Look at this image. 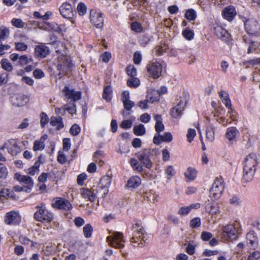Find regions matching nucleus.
Instances as JSON below:
<instances>
[{"label":"nucleus","instance_id":"nucleus-1","mask_svg":"<svg viewBox=\"0 0 260 260\" xmlns=\"http://www.w3.org/2000/svg\"><path fill=\"white\" fill-rule=\"evenodd\" d=\"M257 163V156L255 153H250L245 158L243 178L246 182L253 179Z\"/></svg>","mask_w":260,"mask_h":260},{"label":"nucleus","instance_id":"nucleus-2","mask_svg":"<svg viewBox=\"0 0 260 260\" xmlns=\"http://www.w3.org/2000/svg\"><path fill=\"white\" fill-rule=\"evenodd\" d=\"M132 237L130 239L132 245L135 247H142L144 245L145 232L142 225L137 222L133 225Z\"/></svg>","mask_w":260,"mask_h":260},{"label":"nucleus","instance_id":"nucleus-3","mask_svg":"<svg viewBox=\"0 0 260 260\" xmlns=\"http://www.w3.org/2000/svg\"><path fill=\"white\" fill-rule=\"evenodd\" d=\"M37 210L34 214V218L37 221L42 222H50L53 219L52 213L49 211L44 203L36 207Z\"/></svg>","mask_w":260,"mask_h":260},{"label":"nucleus","instance_id":"nucleus-4","mask_svg":"<svg viewBox=\"0 0 260 260\" xmlns=\"http://www.w3.org/2000/svg\"><path fill=\"white\" fill-rule=\"evenodd\" d=\"M57 60V68L59 71V75L63 76L71 71L73 64L69 56L64 55H59Z\"/></svg>","mask_w":260,"mask_h":260},{"label":"nucleus","instance_id":"nucleus-5","mask_svg":"<svg viewBox=\"0 0 260 260\" xmlns=\"http://www.w3.org/2000/svg\"><path fill=\"white\" fill-rule=\"evenodd\" d=\"M224 188V183L223 179L220 177H217L210 189V196L215 200L219 199Z\"/></svg>","mask_w":260,"mask_h":260},{"label":"nucleus","instance_id":"nucleus-6","mask_svg":"<svg viewBox=\"0 0 260 260\" xmlns=\"http://www.w3.org/2000/svg\"><path fill=\"white\" fill-rule=\"evenodd\" d=\"M107 241L112 247L121 249L124 247L125 240L122 233L114 232L112 234L107 237Z\"/></svg>","mask_w":260,"mask_h":260},{"label":"nucleus","instance_id":"nucleus-7","mask_svg":"<svg viewBox=\"0 0 260 260\" xmlns=\"http://www.w3.org/2000/svg\"><path fill=\"white\" fill-rule=\"evenodd\" d=\"M238 225L228 224L223 226L222 228V236L225 238V240H236L238 237Z\"/></svg>","mask_w":260,"mask_h":260},{"label":"nucleus","instance_id":"nucleus-8","mask_svg":"<svg viewBox=\"0 0 260 260\" xmlns=\"http://www.w3.org/2000/svg\"><path fill=\"white\" fill-rule=\"evenodd\" d=\"M187 103V100L185 97H180L177 104L171 110L170 114L172 117L174 118H180L182 115V112L184 111Z\"/></svg>","mask_w":260,"mask_h":260},{"label":"nucleus","instance_id":"nucleus-9","mask_svg":"<svg viewBox=\"0 0 260 260\" xmlns=\"http://www.w3.org/2000/svg\"><path fill=\"white\" fill-rule=\"evenodd\" d=\"M112 178L109 176H104L101 179L97 186H95L99 193L104 197L109 192V187L111 185Z\"/></svg>","mask_w":260,"mask_h":260},{"label":"nucleus","instance_id":"nucleus-10","mask_svg":"<svg viewBox=\"0 0 260 260\" xmlns=\"http://www.w3.org/2000/svg\"><path fill=\"white\" fill-rule=\"evenodd\" d=\"M5 148L7 149L8 153L12 156L17 155L21 151L15 139L9 140L5 143L0 149L3 150Z\"/></svg>","mask_w":260,"mask_h":260},{"label":"nucleus","instance_id":"nucleus-11","mask_svg":"<svg viewBox=\"0 0 260 260\" xmlns=\"http://www.w3.org/2000/svg\"><path fill=\"white\" fill-rule=\"evenodd\" d=\"M21 220V217L18 212L11 211L7 212L4 217L5 223L9 225L18 224Z\"/></svg>","mask_w":260,"mask_h":260},{"label":"nucleus","instance_id":"nucleus-12","mask_svg":"<svg viewBox=\"0 0 260 260\" xmlns=\"http://www.w3.org/2000/svg\"><path fill=\"white\" fill-rule=\"evenodd\" d=\"M10 34L9 29L5 26H0V55H2L5 53V51L10 48L8 45L3 44V41L7 39Z\"/></svg>","mask_w":260,"mask_h":260},{"label":"nucleus","instance_id":"nucleus-13","mask_svg":"<svg viewBox=\"0 0 260 260\" xmlns=\"http://www.w3.org/2000/svg\"><path fill=\"white\" fill-rule=\"evenodd\" d=\"M15 178L20 182L24 184L23 186L26 189L25 192H30L34 186V181L30 177L16 173L15 175Z\"/></svg>","mask_w":260,"mask_h":260},{"label":"nucleus","instance_id":"nucleus-14","mask_svg":"<svg viewBox=\"0 0 260 260\" xmlns=\"http://www.w3.org/2000/svg\"><path fill=\"white\" fill-rule=\"evenodd\" d=\"M148 72L153 78H157L160 75L162 71V66L158 62H154L148 64L147 66Z\"/></svg>","mask_w":260,"mask_h":260},{"label":"nucleus","instance_id":"nucleus-15","mask_svg":"<svg viewBox=\"0 0 260 260\" xmlns=\"http://www.w3.org/2000/svg\"><path fill=\"white\" fill-rule=\"evenodd\" d=\"M81 196L85 199H87L92 202L96 198V194L99 193L95 186L91 189L82 188L80 190Z\"/></svg>","mask_w":260,"mask_h":260},{"label":"nucleus","instance_id":"nucleus-16","mask_svg":"<svg viewBox=\"0 0 260 260\" xmlns=\"http://www.w3.org/2000/svg\"><path fill=\"white\" fill-rule=\"evenodd\" d=\"M52 206L54 208L66 210H69L72 208V206L69 201L61 198L54 199Z\"/></svg>","mask_w":260,"mask_h":260},{"label":"nucleus","instance_id":"nucleus-17","mask_svg":"<svg viewBox=\"0 0 260 260\" xmlns=\"http://www.w3.org/2000/svg\"><path fill=\"white\" fill-rule=\"evenodd\" d=\"M239 136V132L238 129L234 126L230 127L227 128L225 134V138L229 141L230 144H233L236 142Z\"/></svg>","mask_w":260,"mask_h":260},{"label":"nucleus","instance_id":"nucleus-18","mask_svg":"<svg viewBox=\"0 0 260 260\" xmlns=\"http://www.w3.org/2000/svg\"><path fill=\"white\" fill-rule=\"evenodd\" d=\"M90 17L92 23L97 27L101 28L103 26L104 19L101 13H96L93 10H91Z\"/></svg>","mask_w":260,"mask_h":260},{"label":"nucleus","instance_id":"nucleus-19","mask_svg":"<svg viewBox=\"0 0 260 260\" xmlns=\"http://www.w3.org/2000/svg\"><path fill=\"white\" fill-rule=\"evenodd\" d=\"M63 92L68 99H71L74 102L77 101L81 99V91H75L73 89H70L69 87L67 86H65L63 89Z\"/></svg>","mask_w":260,"mask_h":260},{"label":"nucleus","instance_id":"nucleus-20","mask_svg":"<svg viewBox=\"0 0 260 260\" xmlns=\"http://www.w3.org/2000/svg\"><path fill=\"white\" fill-rule=\"evenodd\" d=\"M60 14L65 18H71L73 16V9L71 4L65 3L62 4L59 8Z\"/></svg>","mask_w":260,"mask_h":260},{"label":"nucleus","instance_id":"nucleus-21","mask_svg":"<svg viewBox=\"0 0 260 260\" xmlns=\"http://www.w3.org/2000/svg\"><path fill=\"white\" fill-rule=\"evenodd\" d=\"M49 52L48 47L42 44L36 46L35 48V54L38 57L44 58L49 54Z\"/></svg>","mask_w":260,"mask_h":260},{"label":"nucleus","instance_id":"nucleus-22","mask_svg":"<svg viewBox=\"0 0 260 260\" xmlns=\"http://www.w3.org/2000/svg\"><path fill=\"white\" fill-rule=\"evenodd\" d=\"M245 27L249 34H254L258 29V22L254 19H248L245 23Z\"/></svg>","mask_w":260,"mask_h":260},{"label":"nucleus","instance_id":"nucleus-23","mask_svg":"<svg viewBox=\"0 0 260 260\" xmlns=\"http://www.w3.org/2000/svg\"><path fill=\"white\" fill-rule=\"evenodd\" d=\"M28 101V97L23 94H18L12 98L13 105L18 107H21L25 105Z\"/></svg>","mask_w":260,"mask_h":260},{"label":"nucleus","instance_id":"nucleus-24","mask_svg":"<svg viewBox=\"0 0 260 260\" xmlns=\"http://www.w3.org/2000/svg\"><path fill=\"white\" fill-rule=\"evenodd\" d=\"M222 14L225 19L230 21L234 19L236 15V12L233 6H229L223 10Z\"/></svg>","mask_w":260,"mask_h":260},{"label":"nucleus","instance_id":"nucleus-25","mask_svg":"<svg viewBox=\"0 0 260 260\" xmlns=\"http://www.w3.org/2000/svg\"><path fill=\"white\" fill-rule=\"evenodd\" d=\"M214 31L217 37L222 41H226L230 37V34L221 26L215 27Z\"/></svg>","mask_w":260,"mask_h":260},{"label":"nucleus","instance_id":"nucleus-26","mask_svg":"<svg viewBox=\"0 0 260 260\" xmlns=\"http://www.w3.org/2000/svg\"><path fill=\"white\" fill-rule=\"evenodd\" d=\"M47 135H44L38 140H36L34 143L33 150L35 151L42 150L45 147V141L47 139Z\"/></svg>","mask_w":260,"mask_h":260},{"label":"nucleus","instance_id":"nucleus-27","mask_svg":"<svg viewBox=\"0 0 260 260\" xmlns=\"http://www.w3.org/2000/svg\"><path fill=\"white\" fill-rule=\"evenodd\" d=\"M50 124L53 127H56L57 130H59L64 127L62 118L60 116H52L50 118Z\"/></svg>","mask_w":260,"mask_h":260},{"label":"nucleus","instance_id":"nucleus-28","mask_svg":"<svg viewBox=\"0 0 260 260\" xmlns=\"http://www.w3.org/2000/svg\"><path fill=\"white\" fill-rule=\"evenodd\" d=\"M42 157L43 156L42 155H40L38 157V160L35 162L34 165L28 169V173L29 175L34 176L36 174L39 173V167L40 166V165L42 164V162L41 161Z\"/></svg>","mask_w":260,"mask_h":260},{"label":"nucleus","instance_id":"nucleus-29","mask_svg":"<svg viewBox=\"0 0 260 260\" xmlns=\"http://www.w3.org/2000/svg\"><path fill=\"white\" fill-rule=\"evenodd\" d=\"M141 183V178L137 176L131 177L127 181V187L135 188L138 187Z\"/></svg>","mask_w":260,"mask_h":260},{"label":"nucleus","instance_id":"nucleus-30","mask_svg":"<svg viewBox=\"0 0 260 260\" xmlns=\"http://www.w3.org/2000/svg\"><path fill=\"white\" fill-rule=\"evenodd\" d=\"M155 120V129L157 133L162 132L165 129V126L162 122L161 115L155 114L153 116Z\"/></svg>","mask_w":260,"mask_h":260},{"label":"nucleus","instance_id":"nucleus-31","mask_svg":"<svg viewBox=\"0 0 260 260\" xmlns=\"http://www.w3.org/2000/svg\"><path fill=\"white\" fill-rule=\"evenodd\" d=\"M197 171L190 167H188L184 173L185 178L189 182L194 180L197 177Z\"/></svg>","mask_w":260,"mask_h":260},{"label":"nucleus","instance_id":"nucleus-32","mask_svg":"<svg viewBox=\"0 0 260 260\" xmlns=\"http://www.w3.org/2000/svg\"><path fill=\"white\" fill-rule=\"evenodd\" d=\"M246 240L248 243L252 246H256L258 243L257 236L254 232L251 231L246 235Z\"/></svg>","mask_w":260,"mask_h":260},{"label":"nucleus","instance_id":"nucleus-33","mask_svg":"<svg viewBox=\"0 0 260 260\" xmlns=\"http://www.w3.org/2000/svg\"><path fill=\"white\" fill-rule=\"evenodd\" d=\"M208 212L212 216H216L219 214V207L216 203H212L210 205Z\"/></svg>","mask_w":260,"mask_h":260},{"label":"nucleus","instance_id":"nucleus-34","mask_svg":"<svg viewBox=\"0 0 260 260\" xmlns=\"http://www.w3.org/2000/svg\"><path fill=\"white\" fill-rule=\"evenodd\" d=\"M134 133L136 136H143L145 134V128L144 125L140 124L138 125H136L133 128Z\"/></svg>","mask_w":260,"mask_h":260},{"label":"nucleus","instance_id":"nucleus-35","mask_svg":"<svg viewBox=\"0 0 260 260\" xmlns=\"http://www.w3.org/2000/svg\"><path fill=\"white\" fill-rule=\"evenodd\" d=\"M129 163L134 170L137 171L139 172H141L142 171V166L139 164L136 159L133 158H131L130 159Z\"/></svg>","mask_w":260,"mask_h":260},{"label":"nucleus","instance_id":"nucleus-36","mask_svg":"<svg viewBox=\"0 0 260 260\" xmlns=\"http://www.w3.org/2000/svg\"><path fill=\"white\" fill-rule=\"evenodd\" d=\"M127 84L130 87L135 88L139 85L140 80L136 77L130 78L127 81Z\"/></svg>","mask_w":260,"mask_h":260},{"label":"nucleus","instance_id":"nucleus-37","mask_svg":"<svg viewBox=\"0 0 260 260\" xmlns=\"http://www.w3.org/2000/svg\"><path fill=\"white\" fill-rule=\"evenodd\" d=\"M2 68L5 70L10 72L13 69L12 64L7 59H3L1 61Z\"/></svg>","mask_w":260,"mask_h":260},{"label":"nucleus","instance_id":"nucleus-38","mask_svg":"<svg viewBox=\"0 0 260 260\" xmlns=\"http://www.w3.org/2000/svg\"><path fill=\"white\" fill-rule=\"evenodd\" d=\"M112 96V89L110 86H106L104 90L103 97L107 101H109Z\"/></svg>","mask_w":260,"mask_h":260},{"label":"nucleus","instance_id":"nucleus-39","mask_svg":"<svg viewBox=\"0 0 260 260\" xmlns=\"http://www.w3.org/2000/svg\"><path fill=\"white\" fill-rule=\"evenodd\" d=\"M148 153L149 150L147 149L142 150L137 153V157L141 162L149 157Z\"/></svg>","mask_w":260,"mask_h":260},{"label":"nucleus","instance_id":"nucleus-40","mask_svg":"<svg viewBox=\"0 0 260 260\" xmlns=\"http://www.w3.org/2000/svg\"><path fill=\"white\" fill-rule=\"evenodd\" d=\"M1 197H6L7 198L14 199L15 196L12 191H10L8 189H4L1 191Z\"/></svg>","mask_w":260,"mask_h":260},{"label":"nucleus","instance_id":"nucleus-41","mask_svg":"<svg viewBox=\"0 0 260 260\" xmlns=\"http://www.w3.org/2000/svg\"><path fill=\"white\" fill-rule=\"evenodd\" d=\"M126 71L127 74L130 78L136 77L137 75V70L133 66L129 65L127 67Z\"/></svg>","mask_w":260,"mask_h":260},{"label":"nucleus","instance_id":"nucleus-42","mask_svg":"<svg viewBox=\"0 0 260 260\" xmlns=\"http://www.w3.org/2000/svg\"><path fill=\"white\" fill-rule=\"evenodd\" d=\"M206 139L210 142L214 140V129L212 127H208L206 130Z\"/></svg>","mask_w":260,"mask_h":260},{"label":"nucleus","instance_id":"nucleus-43","mask_svg":"<svg viewBox=\"0 0 260 260\" xmlns=\"http://www.w3.org/2000/svg\"><path fill=\"white\" fill-rule=\"evenodd\" d=\"M92 227L90 224H86L83 228L84 235L86 238H90L92 233Z\"/></svg>","mask_w":260,"mask_h":260},{"label":"nucleus","instance_id":"nucleus-44","mask_svg":"<svg viewBox=\"0 0 260 260\" xmlns=\"http://www.w3.org/2000/svg\"><path fill=\"white\" fill-rule=\"evenodd\" d=\"M49 121V119L47 114L44 112H41L40 114V124L42 127H44Z\"/></svg>","mask_w":260,"mask_h":260},{"label":"nucleus","instance_id":"nucleus-45","mask_svg":"<svg viewBox=\"0 0 260 260\" xmlns=\"http://www.w3.org/2000/svg\"><path fill=\"white\" fill-rule=\"evenodd\" d=\"M185 17L190 20H194L196 18V13L192 9H189L186 11L185 14Z\"/></svg>","mask_w":260,"mask_h":260},{"label":"nucleus","instance_id":"nucleus-46","mask_svg":"<svg viewBox=\"0 0 260 260\" xmlns=\"http://www.w3.org/2000/svg\"><path fill=\"white\" fill-rule=\"evenodd\" d=\"M182 35L183 36L188 40H192L194 36L193 31L187 28L183 31Z\"/></svg>","mask_w":260,"mask_h":260},{"label":"nucleus","instance_id":"nucleus-47","mask_svg":"<svg viewBox=\"0 0 260 260\" xmlns=\"http://www.w3.org/2000/svg\"><path fill=\"white\" fill-rule=\"evenodd\" d=\"M201 219L199 217H195L190 221V226L192 228H197L201 226Z\"/></svg>","mask_w":260,"mask_h":260},{"label":"nucleus","instance_id":"nucleus-48","mask_svg":"<svg viewBox=\"0 0 260 260\" xmlns=\"http://www.w3.org/2000/svg\"><path fill=\"white\" fill-rule=\"evenodd\" d=\"M32 61V59L27 57L26 55H21L19 58V63L21 66H25Z\"/></svg>","mask_w":260,"mask_h":260},{"label":"nucleus","instance_id":"nucleus-49","mask_svg":"<svg viewBox=\"0 0 260 260\" xmlns=\"http://www.w3.org/2000/svg\"><path fill=\"white\" fill-rule=\"evenodd\" d=\"M160 139L161 142L169 143L172 141L173 136L170 133L167 132L164 133L163 135H161Z\"/></svg>","mask_w":260,"mask_h":260},{"label":"nucleus","instance_id":"nucleus-50","mask_svg":"<svg viewBox=\"0 0 260 260\" xmlns=\"http://www.w3.org/2000/svg\"><path fill=\"white\" fill-rule=\"evenodd\" d=\"M11 23L13 26L17 28H22L24 26V23L21 19L13 18Z\"/></svg>","mask_w":260,"mask_h":260},{"label":"nucleus","instance_id":"nucleus-51","mask_svg":"<svg viewBox=\"0 0 260 260\" xmlns=\"http://www.w3.org/2000/svg\"><path fill=\"white\" fill-rule=\"evenodd\" d=\"M86 6L83 3H80L77 6V10L80 16L84 15L86 13Z\"/></svg>","mask_w":260,"mask_h":260},{"label":"nucleus","instance_id":"nucleus-52","mask_svg":"<svg viewBox=\"0 0 260 260\" xmlns=\"http://www.w3.org/2000/svg\"><path fill=\"white\" fill-rule=\"evenodd\" d=\"M131 27L132 30L137 32H140L142 30V27L141 25L137 22H133L131 24Z\"/></svg>","mask_w":260,"mask_h":260},{"label":"nucleus","instance_id":"nucleus-53","mask_svg":"<svg viewBox=\"0 0 260 260\" xmlns=\"http://www.w3.org/2000/svg\"><path fill=\"white\" fill-rule=\"evenodd\" d=\"M175 170L172 166H169L165 170V173L167 175L168 179H170L175 174Z\"/></svg>","mask_w":260,"mask_h":260},{"label":"nucleus","instance_id":"nucleus-54","mask_svg":"<svg viewBox=\"0 0 260 260\" xmlns=\"http://www.w3.org/2000/svg\"><path fill=\"white\" fill-rule=\"evenodd\" d=\"M196 135V131L192 128H189L187 134V138L189 142H191Z\"/></svg>","mask_w":260,"mask_h":260},{"label":"nucleus","instance_id":"nucleus-55","mask_svg":"<svg viewBox=\"0 0 260 260\" xmlns=\"http://www.w3.org/2000/svg\"><path fill=\"white\" fill-rule=\"evenodd\" d=\"M80 127L78 124H74L71 127L70 132L74 136H77L80 132Z\"/></svg>","mask_w":260,"mask_h":260},{"label":"nucleus","instance_id":"nucleus-56","mask_svg":"<svg viewBox=\"0 0 260 260\" xmlns=\"http://www.w3.org/2000/svg\"><path fill=\"white\" fill-rule=\"evenodd\" d=\"M15 48L17 50L20 51H25L27 48V45L23 43H15Z\"/></svg>","mask_w":260,"mask_h":260},{"label":"nucleus","instance_id":"nucleus-57","mask_svg":"<svg viewBox=\"0 0 260 260\" xmlns=\"http://www.w3.org/2000/svg\"><path fill=\"white\" fill-rule=\"evenodd\" d=\"M124 109L127 111L131 110L135 106V103L130 100L123 102Z\"/></svg>","mask_w":260,"mask_h":260},{"label":"nucleus","instance_id":"nucleus-58","mask_svg":"<svg viewBox=\"0 0 260 260\" xmlns=\"http://www.w3.org/2000/svg\"><path fill=\"white\" fill-rule=\"evenodd\" d=\"M8 174L6 167L2 163H0V178L6 177Z\"/></svg>","mask_w":260,"mask_h":260},{"label":"nucleus","instance_id":"nucleus-59","mask_svg":"<svg viewBox=\"0 0 260 260\" xmlns=\"http://www.w3.org/2000/svg\"><path fill=\"white\" fill-rule=\"evenodd\" d=\"M132 126V121L130 120H124L120 124L121 127L124 129L130 128Z\"/></svg>","mask_w":260,"mask_h":260},{"label":"nucleus","instance_id":"nucleus-60","mask_svg":"<svg viewBox=\"0 0 260 260\" xmlns=\"http://www.w3.org/2000/svg\"><path fill=\"white\" fill-rule=\"evenodd\" d=\"M212 234L208 232H203L201 235V238L203 241H208L212 238Z\"/></svg>","mask_w":260,"mask_h":260},{"label":"nucleus","instance_id":"nucleus-61","mask_svg":"<svg viewBox=\"0 0 260 260\" xmlns=\"http://www.w3.org/2000/svg\"><path fill=\"white\" fill-rule=\"evenodd\" d=\"M87 176L85 173L80 174L77 178V183L79 185H82L84 181L87 179Z\"/></svg>","mask_w":260,"mask_h":260},{"label":"nucleus","instance_id":"nucleus-62","mask_svg":"<svg viewBox=\"0 0 260 260\" xmlns=\"http://www.w3.org/2000/svg\"><path fill=\"white\" fill-rule=\"evenodd\" d=\"M189 208L187 206L182 207L178 210L177 213L181 216L187 215L189 213Z\"/></svg>","mask_w":260,"mask_h":260},{"label":"nucleus","instance_id":"nucleus-63","mask_svg":"<svg viewBox=\"0 0 260 260\" xmlns=\"http://www.w3.org/2000/svg\"><path fill=\"white\" fill-rule=\"evenodd\" d=\"M34 76L37 79H40L44 77V73L41 69H36L33 72Z\"/></svg>","mask_w":260,"mask_h":260},{"label":"nucleus","instance_id":"nucleus-64","mask_svg":"<svg viewBox=\"0 0 260 260\" xmlns=\"http://www.w3.org/2000/svg\"><path fill=\"white\" fill-rule=\"evenodd\" d=\"M260 258V252L254 251L251 253L247 260H258Z\"/></svg>","mask_w":260,"mask_h":260}]
</instances>
